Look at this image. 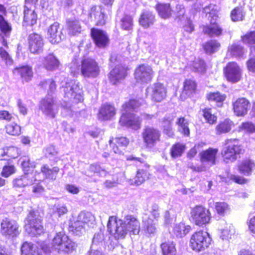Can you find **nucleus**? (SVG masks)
<instances>
[{"label": "nucleus", "mask_w": 255, "mask_h": 255, "mask_svg": "<svg viewBox=\"0 0 255 255\" xmlns=\"http://www.w3.org/2000/svg\"><path fill=\"white\" fill-rule=\"evenodd\" d=\"M140 106V103L136 100H130L123 106L124 112L121 116L119 123L133 129L140 128L141 119L135 115L129 113L131 110H135Z\"/></svg>", "instance_id": "nucleus-1"}, {"label": "nucleus", "mask_w": 255, "mask_h": 255, "mask_svg": "<svg viewBox=\"0 0 255 255\" xmlns=\"http://www.w3.org/2000/svg\"><path fill=\"white\" fill-rule=\"evenodd\" d=\"M52 246L58 253L65 254H72L77 248V244L62 232H59L54 237Z\"/></svg>", "instance_id": "nucleus-2"}, {"label": "nucleus", "mask_w": 255, "mask_h": 255, "mask_svg": "<svg viewBox=\"0 0 255 255\" xmlns=\"http://www.w3.org/2000/svg\"><path fill=\"white\" fill-rule=\"evenodd\" d=\"M243 151L242 146L237 140L227 139L225 141L221 151V155L226 162H233Z\"/></svg>", "instance_id": "nucleus-3"}, {"label": "nucleus", "mask_w": 255, "mask_h": 255, "mask_svg": "<svg viewBox=\"0 0 255 255\" xmlns=\"http://www.w3.org/2000/svg\"><path fill=\"white\" fill-rule=\"evenodd\" d=\"M25 231L32 237L40 235L44 232L42 220L37 212H29L25 219Z\"/></svg>", "instance_id": "nucleus-4"}, {"label": "nucleus", "mask_w": 255, "mask_h": 255, "mask_svg": "<svg viewBox=\"0 0 255 255\" xmlns=\"http://www.w3.org/2000/svg\"><path fill=\"white\" fill-rule=\"evenodd\" d=\"M211 241L208 232L199 231L192 235L190 241V247L196 252H203L209 247Z\"/></svg>", "instance_id": "nucleus-5"}, {"label": "nucleus", "mask_w": 255, "mask_h": 255, "mask_svg": "<svg viewBox=\"0 0 255 255\" xmlns=\"http://www.w3.org/2000/svg\"><path fill=\"white\" fill-rule=\"evenodd\" d=\"M107 228L108 232L117 240L125 238L128 233L124 220L118 219L113 216L109 217Z\"/></svg>", "instance_id": "nucleus-6"}, {"label": "nucleus", "mask_w": 255, "mask_h": 255, "mask_svg": "<svg viewBox=\"0 0 255 255\" xmlns=\"http://www.w3.org/2000/svg\"><path fill=\"white\" fill-rule=\"evenodd\" d=\"M191 217L196 225L203 226L210 222L211 216L208 209L202 206L197 205L191 210Z\"/></svg>", "instance_id": "nucleus-7"}, {"label": "nucleus", "mask_w": 255, "mask_h": 255, "mask_svg": "<svg viewBox=\"0 0 255 255\" xmlns=\"http://www.w3.org/2000/svg\"><path fill=\"white\" fill-rule=\"evenodd\" d=\"M98 63L93 59L84 58L81 61V73L85 78H95L100 74Z\"/></svg>", "instance_id": "nucleus-8"}, {"label": "nucleus", "mask_w": 255, "mask_h": 255, "mask_svg": "<svg viewBox=\"0 0 255 255\" xmlns=\"http://www.w3.org/2000/svg\"><path fill=\"white\" fill-rule=\"evenodd\" d=\"M64 93V97L70 100L74 99L79 102L82 100L81 90L79 83L75 80H69L62 86Z\"/></svg>", "instance_id": "nucleus-9"}, {"label": "nucleus", "mask_w": 255, "mask_h": 255, "mask_svg": "<svg viewBox=\"0 0 255 255\" xmlns=\"http://www.w3.org/2000/svg\"><path fill=\"white\" fill-rule=\"evenodd\" d=\"M167 90L160 83H155L148 86L146 89V94L151 100L155 102H160L166 97Z\"/></svg>", "instance_id": "nucleus-10"}, {"label": "nucleus", "mask_w": 255, "mask_h": 255, "mask_svg": "<svg viewBox=\"0 0 255 255\" xmlns=\"http://www.w3.org/2000/svg\"><path fill=\"white\" fill-rule=\"evenodd\" d=\"M39 109L45 115L54 118L58 112V106L53 97L48 93L40 102Z\"/></svg>", "instance_id": "nucleus-11"}, {"label": "nucleus", "mask_w": 255, "mask_h": 255, "mask_svg": "<svg viewBox=\"0 0 255 255\" xmlns=\"http://www.w3.org/2000/svg\"><path fill=\"white\" fill-rule=\"evenodd\" d=\"M18 228V225L16 221L5 218L1 221L0 232L6 237H14L19 234Z\"/></svg>", "instance_id": "nucleus-12"}, {"label": "nucleus", "mask_w": 255, "mask_h": 255, "mask_svg": "<svg viewBox=\"0 0 255 255\" xmlns=\"http://www.w3.org/2000/svg\"><path fill=\"white\" fill-rule=\"evenodd\" d=\"M143 142L147 147H152L159 141L160 132L156 128L145 127L142 132Z\"/></svg>", "instance_id": "nucleus-13"}, {"label": "nucleus", "mask_w": 255, "mask_h": 255, "mask_svg": "<svg viewBox=\"0 0 255 255\" xmlns=\"http://www.w3.org/2000/svg\"><path fill=\"white\" fill-rule=\"evenodd\" d=\"M224 74L227 80L233 83L241 80L242 70L236 62H230L224 69Z\"/></svg>", "instance_id": "nucleus-14"}, {"label": "nucleus", "mask_w": 255, "mask_h": 255, "mask_svg": "<svg viewBox=\"0 0 255 255\" xmlns=\"http://www.w3.org/2000/svg\"><path fill=\"white\" fill-rule=\"evenodd\" d=\"M153 71L150 66L141 64L137 67L134 72V77L138 82L147 83L151 81Z\"/></svg>", "instance_id": "nucleus-15"}, {"label": "nucleus", "mask_w": 255, "mask_h": 255, "mask_svg": "<svg viewBox=\"0 0 255 255\" xmlns=\"http://www.w3.org/2000/svg\"><path fill=\"white\" fill-rule=\"evenodd\" d=\"M29 49L33 54H39L43 50L44 45L41 36L37 33L30 34L28 36Z\"/></svg>", "instance_id": "nucleus-16"}, {"label": "nucleus", "mask_w": 255, "mask_h": 255, "mask_svg": "<svg viewBox=\"0 0 255 255\" xmlns=\"http://www.w3.org/2000/svg\"><path fill=\"white\" fill-rule=\"evenodd\" d=\"M250 106L249 101L245 98H239L233 103L234 112L238 117H244L246 115Z\"/></svg>", "instance_id": "nucleus-17"}, {"label": "nucleus", "mask_w": 255, "mask_h": 255, "mask_svg": "<svg viewBox=\"0 0 255 255\" xmlns=\"http://www.w3.org/2000/svg\"><path fill=\"white\" fill-rule=\"evenodd\" d=\"M48 38L50 42L53 44L58 43L64 38V35L62 34L58 22H54L49 27L48 29Z\"/></svg>", "instance_id": "nucleus-18"}, {"label": "nucleus", "mask_w": 255, "mask_h": 255, "mask_svg": "<svg viewBox=\"0 0 255 255\" xmlns=\"http://www.w3.org/2000/svg\"><path fill=\"white\" fill-rule=\"evenodd\" d=\"M91 34L97 47L99 48H104L108 44L109 39L105 31L99 29L93 28L91 29Z\"/></svg>", "instance_id": "nucleus-19"}, {"label": "nucleus", "mask_w": 255, "mask_h": 255, "mask_svg": "<svg viewBox=\"0 0 255 255\" xmlns=\"http://www.w3.org/2000/svg\"><path fill=\"white\" fill-rule=\"evenodd\" d=\"M89 18L97 25H102L105 23L104 10L100 6H94L90 10Z\"/></svg>", "instance_id": "nucleus-20"}, {"label": "nucleus", "mask_w": 255, "mask_h": 255, "mask_svg": "<svg viewBox=\"0 0 255 255\" xmlns=\"http://www.w3.org/2000/svg\"><path fill=\"white\" fill-rule=\"evenodd\" d=\"M217 19H210V23L204 26L203 28V32L209 36L219 37L222 34L223 29L222 27L216 22Z\"/></svg>", "instance_id": "nucleus-21"}, {"label": "nucleus", "mask_w": 255, "mask_h": 255, "mask_svg": "<svg viewBox=\"0 0 255 255\" xmlns=\"http://www.w3.org/2000/svg\"><path fill=\"white\" fill-rule=\"evenodd\" d=\"M218 152V149L213 148H209L203 151L200 154L201 161L202 162H208L210 166L215 165Z\"/></svg>", "instance_id": "nucleus-22"}, {"label": "nucleus", "mask_w": 255, "mask_h": 255, "mask_svg": "<svg viewBox=\"0 0 255 255\" xmlns=\"http://www.w3.org/2000/svg\"><path fill=\"white\" fill-rule=\"evenodd\" d=\"M83 16H80V19L77 20L76 19H69L67 21V31L68 34L70 35H76L80 33L82 31V26L80 23L79 20H82L86 24L87 21L83 20Z\"/></svg>", "instance_id": "nucleus-23"}, {"label": "nucleus", "mask_w": 255, "mask_h": 255, "mask_svg": "<svg viewBox=\"0 0 255 255\" xmlns=\"http://www.w3.org/2000/svg\"><path fill=\"white\" fill-rule=\"evenodd\" d=\"M124 222L128 229V233L133 235H137L140 231V223L138 220L131 215H127L125 217Z\"/></svg>", "instance_id": "nucleus-24"}, {"label": "nucleus", "mask_w": 255, "mask_h": 255, "mask_svg": "<svg viewBox=\"0 0 255 255\" xmlns=\"http://www.w3.org/2000/svg\"><path fill=\"white\" fill-rule=\"evenodd\" d=\"M115 114V109L113 106L105 104L100 108L98 117L100 120L106 121L111 119Z\"/></svg>", "instance_id": "nucleus-25"}, {"label": "nucleus", "mask_w": 255, "mask_h": 255, "mask_svg": "<svg viewBox=\"0 0 255 255\" xmlns=\"http://www.w3.org/2000/svg\"><path fill=\"white\" fill-rule=\"evenodd\" d=\"M127 75L126 69L123 66L119 65L113 69L110 73L109 78L113 84L124 79Z\"/></svg>", "instance_id": "nucleus-26"}, {"label": "nucleus", "mask_w": 255, "mask_h": 255, "mask_svg": "<svg viewBox=\"0 0 255 255\" xmlns=\"http://www.w3.org/2000/svg\"><path fill=\"white\" fill-rule=\"evenodd\" d=\"M34 180L32 173H25L13 180V186L14 187H23L32 184Z\"/></svg>", "instance_id": "nucleus-27"}, {"label": "nucleus", "mask_w": 255, "mask_h": 255, "mask_svg": "<svg viewBox=\"0 0 255 255\" xmlns=\"http://www.w3.org/2000/svg\"><path fill=\"white\" fill-rule=\"evenodd\" d=\"M155 20V15L152 12L144 10L140 14L138 21L141 26L146 28L152 25Z\"/></svg>", "instance_id": "nucleus-28"}, {"label": "nucleus", "mask_w": 255, "mask_h": 255, "mask_svg": "<svg viewBox=\"0 0 255 255\" xmlns=\"http://www.w3.org/2000/svg\"><path fill=\"white\" fill-rule=\"evenodd\" d=\"M32 6L24 5L23 10V21L27 25H33L36 23L37 21V14L35 12V8H32Z\"/></svg>", "instance_id": "nucleus-29"}, {"label": "nucleus", "mask_w": 255, "mask_h": 255, "mask_svg": "<svg viewBox=\"0 0 255 255\" xmlns=\"http://www.w3.org/2000/svg\"><path fill=\"white\" fill-rule=\"evenodd\" d=\"M13 72H17L20 75L22 82H29L33 77L32 68L28 66H24L14 68Z\"/></svg>", "instance_id": "nucleus-30"}, {"label": "nucleus", "mask_w": 255, "mask_h": 255, "mask_svg": "<svg viewBox=\"0 0 255 255\" xmlns=\"http://www.w3.org/2000/svg\"><path fill=\"white\" fill-rule=\"evenodd\" d=\"M44 67L48 70L53 71L58 68L59 62L55 56L51 54L44 58L43 61Z\"/></svg>", "instance_id": "nucleus-31"}, {"label": "nucleus", "mask_w": 255, "mask_h": 255, "mask_svg": "<svg viewBox=\"0 0 255 255\" xmlns=\"http://www.w3.org/2000/svg\"><path fill=\"white\" fill-rule=\"evenodd\" d=\"M21 255H41L37 247L31 243H24L21 248Z\"/></svg>", "instance_id": "nucleus-32"}, {"label": "nucleus", "mask_w": 255, "mask_h": 255, "mask_svg": "<svg viewBox=\"0 0 255 255\" xmlns=\"http://www.w3.org/2000/svg\"><path fill=\"white\" fill-rule=\"evenodd\" d=\"M78 219L85 226H92L96 224V219L94 215L90 212H81Z\"/></svg>", "instance_id": "nucleus-33"}, {"label": "nucleus", "mask_w": 255, "mask_h": 255, "mask_svg": "<svg viewBox=\"0 0 255 255\" xmlns=\"http://www.w3.org/2000/svg\"><path fill=\"white\" fill-rule=\"evenodd\" d=\"M162 255H176L175 244L171 241L163 242L160 245Z\"/></svg>", "instance_id": "nucleus-34"}, {"label": "nucleus", "mask_w": 255, "mask_h": 255, "mask_svg": "<svg viewBox=\"0 0 255 255\" xmlns=\"http://www.w3.org/2000/svg\"><path fill=\"white\" fill-rule=\"evenodd\" d=\"M203 12L206 14H209L208 19H218L219 18V7L214 4H210L203 8Z\"/></svg>", "instance_id": "nucleus-35"}, {"label": "nucleus", "mask_w": 255, "mask_h": 255, "mask_svg": "<svg viewBox=\"0 0 255 255\" xmlns=\"http://www.w3.org/2000/svg\"><path fill=\"white\" fill-rule=\"evenodd\" d=\"M142 228L149 234H154L156 232V223L149 217L143 218Z\"/></svg>", "instance_id": "nucleus-36"}, {"label": "nucleus", "mask_w": 255, "mask_h": 255, "mask_svg": "<svg viewBox=\"0 0 255 255\" xmlns=\"http://www.w3.org/2000/svg\"><path fill=\"white\" fill-rule=\"evenodd\" d=\"M156 8L159 15L163 18H168L171 15V9L169 3L158 4Z\"/></svg>", "instance_id": "nucleus-37"}, {"label": "nucleus", "mask_w": 255, "mask_h": 255, "mask_svg": "<svg viewBox=\"0 0 255 255\" xmlns=\"http://www.w3.org/2000/svg\"><path fill=\"white\" fill-rule=\"evenodd\" d=\"M255 167V163L250 159L243 160L239 166L240 172L246 175L251 174L253 168Z\"/></svg>", "instance_id": "nucleus-38"}, {"label": "nucleus", "mask_w": 255, "mask_h": 255, "mask_svg": "<svg viewBox=\"0 0 255 255\" xmlns=\"http://www.w3.org/2000/svg\"><path fill=\"white\" fill-rule=\"evenodd\" d=\"M233 125V122L230 120H225L220 123L216 127V133L217 134H221L229 132Z\"/></svg>", "instance_id": "nucleus-39"}, {"label": "nucleus", "mask_w": 255, "mask_h": 255, "mask_svg": "<svg viewBox=\"0 0 255 255\" xmlns=\"http://www.w3.org/2000/svg\"><path fill=\"white\" fill-rule=\"evenodd\" d=\"M191 229L190 226H186L183 223H180L175 226L173 233L178 238H182L189 233Z\"/></svg>", "instance_id": "nucleus-40"}, {"label": "nucleus", "mask_w": 255, "mask_h": 255, "mask_svg": "<svg viewBox=\"0 0 255 255\" xmlns=\"http://www.w3.org/2000/svg\"><path fill=\"white\" fill-rule=\"evenodd\" d=\"M246 12L242 7H236L230 14L231 20L234 22L242 21L244 19Z\"/></svg>", "instance_id": "nucleus-41"}, {"label": "nucleus", "mask_w": 255, "mask_h": 255, "mask_svg": "<svg viewBox=\"0 0 255 255\" xmlns=\"http://www.w3.org/2000/svg\"><path fill=\"white\" fill-rule=\"evenodd\" d=\"M220 47V43L216 40H210L204 44L205 52L209 54L217 52Z\"/></svg>", "instance_id": "nucleus-42"}, {"label": "nucleus", "mask_w": 255, "mask_h": 255, "mask_svg": "<svg viewBox=\"0 0 255 255\" xmlns=\"http://www.w3.org/2000/svg\"><path fill=\"white\" fill-rule=\"evenodd\" d=\"M41 171L47 178L55 179L59 169L58 167H54L50 169L48 165H44L41 167Z\"/></svg>", "instance_id": "nucleus-43"}, {"label": "nucleus", "mask_w": 255, "mask_h": 255, "mask_svg": "<svg viewBox=\"0 0 255 255\" xmlns=\"http://www.w3.org/2000/svg\"><path fill=\"white\" fill-rule=\"evenodd\" d=\"M86 227L78 219L69 227V231L76 236H80L85 232Z\"/></svg>", "instance_id": "nucleus-44"}, {"label": "nucleus", "mask_w": 255, "mask_h": 255, "mask_svg": "<svg viewBox=\"0 0 255 255\" xmlns=\"http://www.w3.org/2000/svg\"><path fill=\"white\" fill-rule=\"evenodd\" d=\"M185 149V146L182 143H176L171 147L170 154L172 157L175 158L182 155Z\"/></svg>", "instance_id": "nucleus-45"}, {"label": "nucleus", "mask_w": 255, "mask_h": 255, "mask_svg": "<svg viewBox=\"0 0 255 255\" xmlns=\"http://www.w3.org/2000/svg\"><path fill=\"white\" fill-rule=\"evenodd\" d=\"M5 130L7 133L13 136H17L21 133V127L14 122L6 125Z\"/></svg>", "instance_id": "nucleus-46"}, {"label": "nucleus", "mask_w": 255, "mask_h": 255, "mask_svg": "<svg viewBox=\"0 0 255 255\" xmlns=\"http://www.w3.org/2000/svg\"><path fill=\"white\" fill-rule=\"evenodd\" d=\"M133 19L132 17L128 14H125L121 19V26L122 29L126 30H130L132 28Z\"/></svg>", "instance_id": "nucleus-47"}, {"label": "nucleus", "mask_w": 255, "mask_h": 255, "mask_svg": "<svg viewBox=\"0 0 255 255\" xmlns=\"http://www.w3.org/2000/svg\"><path fill=\"white\" fill-rule=\"evenodd\" d=\"M226 97L219 92L210 93L207 95V98L209 101L218 103V106H221L222 103L225 100Z\"/></svg>", "instance_id": "nucleus-48"}, {"label": "nucleus", "mask_w": 255, "mask_h": 255, "mask_svg": "<svg viewBox=\"0 0 255 255\" xmlns=\"http://www.w3.org/2000/svg\"><path fill=\"white\" fill-rule=\"evenodd\" d=\"M149 173L146 170L139 169L134 178V184L138 185L142 183L146 179L148 178Z\"/></svg>", "instance_id": "nucleus-49"}, {"label": "nucleus", "mask_w": 255, "mask_h": 255, "mask_svg": "<svg viewBox=\"0 0 255 255\" xmlns=\"http://www.w3.org/2000/svg\"><path fill=\"white\" fill-rule=\"evenodd\" d=\"M196 88V84L194 81L186 80L184 82L183 92L188 96H190L195 92Z\"/></svg>", "instance_id": "nucleus-50"}, {"label": "nucleus", "mask_w": 255, "mask_h": 255, "mask_svg": "<svg viewBox=\"0 0 255 255\" xmlns=\"http://www.w3.org/2000/svg\"><path fill=\"white\" fill-rule=\"evenodd\" d=\"M203 116L207 122L210 124H215L217 121V117L211 109L206 108L203 110Z\"/></svg>", "instance_id": "nucleus-51"}, {"label": "nucleus", "mask_w": 255, "mask_h": 255, "mask_svg": "<svg viewBox=\"0 0 255 255\" xmlns=\"http://www.w3.org/2000/svg\"><path fill=\"white\" fill-rule=\"evenodd\" d=\"M0 29L2 34L5 37L9 36L11 28L7 21L5 20L4 17L0 14Z\"/></svg>", "instance_id": "nucleus-52"}, {"label": "nucleus", "mask_w": 255, "mask_h": 255, "mask_svg": "<svg viewBox=\"0 0 255 255\" xmlns=\"http://www.w3.org/2000/svg\"><path fill=\"white\" fill-rule=\"evenodd\" d=\"M0 56L7 66L12 65L13 61L8 52L2 47H0Z\"/></svg>", "instance_id": "nucleus-53"}, {"label": "nucleus", "mask_w": 255, "mask_h": 255, "mask_svg": "<svg viewBox=\"0 0 255 255\" xmlns=\"http://www.w3.org/2000/svg\"><path fill=\"white\" fill-rule=\"evenodd\" d=\"M184 118H180L178 119L177 124L179 126V130L185 135H188L190 133L189 129L188 127V124L185 122Z\"/></svg>", "instance_id": "nucleus-54"}, {"label": "nucleus", "mask_w": 255, "mask_h": 255, "mask_svg": "<svg viewBox=\"0 0 255 255\" xmlns=\"http://www.w3.org/2000/svg\"><path fill=\"white\" fill-rule=\"evenodd\" d=\"M215 208L217 213L222 216H224L229 210L228 205L225 202H217Z\"/></svg>", "instance_id": "nucleus-55"}, {"label": "nucleus", "mask_w": 255, "mask_h": 255, "mask_svg": "<svg viewBox=\"0 0 255 255\" xmlns=\"http://www.w3.org/2000/svg\"><path fill=\"white\" fill-rule=\"evenodd\" d=\"M79 62L75 59L69 65V69L71 74L73 76H77L81 73V68Z\"/></svg>", "instance_id": "nucleus-56"}, {"label": "nucleus", "mask_w": 255, "mask_h": 255, "mask_svg": "<svg viewBox=\"0 0 255 255\" xmlns=\"http://www.w3.org/2000/svg\"><path fill=\"white\" fill-rule=\"evenodd\" d=\"M47 85H48V91L53 92L56 90V85L55 82L52 79H48L41 81L39 85L43 88L46 89Z\"/></svg>", "instance_id": "nucleus-57"}, {"label": "nucleus", "mask_w": 255, "mask_h": 255, "mask_svg": "<svg viewBox=\"0 0 255 255\" xmlns=\"http://www.w3.org/2000/svg\"><path fill=\"white\" fill-rule=\"evenodd\" d=\"M193 67L195 72L200 73H204L206 70L205 62L201 59H198L194 61Z\"/></svg>", "instance_id": "nucleus-58"}, {"label": "nucleus", "mask_w": 255, "mask_h": 255, "mask_svg": "<svg viewBox=\"0 0 255 255\" xmlns=\"http://www.w3.org/2000/svg\"><path fill=\"white\" fill-rule=\"evenodd\" d=\"M230 50L231 54L235 57H241L244 53V50L242 46L237 44L232 45Z\"/></svg>", "instance_id": "nucleus-59"}, {"label": "nucleus", "mask_w": 255, "mask_h": 255, "mask_svg": "<svg viewBox=\"0 0 255 255\" xmlns=\"http://www.w3.org/2000/svg\"><path fill=\"white\" fill-rule=\"evenodd\" d=\"M104 235L103 231L100 230L99 232L96 233L93 238L92 246L94 245H99L102 244L104 241Z\"/></svg>", "instance_id": "nucleus-60"}, {"label": "nucleus", "mask_w": 255, "mask_h": 255, "mask_svg": "<svg viewBox=\"0 0 255 255\" xmlns=\"http://www.w3.org/2000/svg\"><path fill=\"white\" fill-rule=\"evenodd\" d=\"M244 43L249 44L255 43V31H251L242 37Z\"/></svg>", "instance_id": "nucleus-61"}, {"label": "nucleus", "mask_w": 255, "mask_h": 255, "mask_svg": "<svg viewBox=\"0 0 255 255\" xmlns=\"http://www.w3.org/2000/svg\"><path fill=\"white\" fill-rule=\"evenodd\" d=\"M90 170L96 173H98L100 176L105 177L107 173V171L102 168L100 165L97 164H93L90 166Z\"/></svg>", "instance_id": "nucleus-62"}, {"label": "nucleus", "mask_w": 255, "mask_h": 255, "mask_svg": "<svg viewBox=\"0 0 255 255\" xmlns=\"http://www.w3.org/2000/svg\"><path fill=\"white\" fill-rule=\"evenodd\" d=\"M15 172V168L13 165L5 166L3 167L1 175L4 177H7Z\"/></svg>", "instance_id": "nucleus-63"}, {"label": "nucleus", "mask_w": 255, "mask_h": 255, "mask_svg": "<svg viewBox=\"0 0 255 255\" xmlns=\"http://www.w3.org/2000/svg\"><path fill=\"white\" fill-rule=\"evenodd\" d=\"M242 129H244L250 132H254L255 131V127L254 125L251 122L243 123L240 127Z\"/></svg>", "instance_id": "nucleus-64"}]
</instances>
